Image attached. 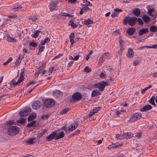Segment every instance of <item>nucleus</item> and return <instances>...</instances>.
Returning a JSON list of instances; mask_svg holds the SVG:
<instances>
[{
	"mask_svg": "<svg viewBox=\"0 0 157 157\" xmlns=\"http://www.w3.org/2000/svg\"><path fill=\"white\" fill-rule=\"evenodd\" d=\"M84 71L85 72H86L87 73L90 72L91 71V69L87 67H86L85 68Z\"/></svg>",
	"mask_w": 157,
	"mask_h": 157,
	"instance_id": "obj_50",
	"label": "nucleus"
},
{
	"mask_svg": "<svg viewBox=\"0 0 157 157\" xmlns=\"http://www.w3.org/2000/svg\"><path fill=\"white\" fill-rule=\"evenodd\" d=\"M36 117V114L35 113L31 114L28 118V121H30L34 119Z\"/></svg>",
	"mask_w": 157,
	"mask_h": 157,
	"instance_id": "obj_19",
	"label": "nucleus"
},
{
	"mask_svg": "<svg viewBox=\"0 0 157 157\" xmlns=\"http://www.w3.org/2000/svg\"><path fill=\"white\" fill-rule=\"evenodd\" d=\"M82 97V94L79 92L75 93L72 96V98L75 101L80 100Z\"/></svg>",
	"mask_w": 157,
	"mask_h": 157,
	"instance_id": "obj_9",
	"label": "nucleus"
},
{
	"mask_svg": "<svg viewBox=\"0 0 157 157\" xmlns=\"http://www.w3.org/2000/svg\"><path fill=\"white\" fill-rule=\"evenodd\" d=\"M25 122V119L24 118L21 117L17 121V122L21 124H24Z\"/></svg>",
	"mask_w": 157,
	"mask_h": 157,
	"instance_id": "obj_35",
	"label": "nucleus"
},
{
	"mask_svg": "<svg viewBox=\"0 0 157 157\" xmlns=\"http://www.w3.org/2000/svg\"><path fill=\"white\" fill-rule=\"evenodd\" d=\"M63 56L62 54H59L58 55L56 56L52 59V60H53L54 59H58L61 56Z\"/></svg>",
	"mask_w": 157,
	"mask_h": 157,
	"instance_id": "obj_55",
	"label": "nucleus"
},
{
	"mask_svg": "<svg viewBox=\"0 0 157 157\" xmlns=\"http://www.w3.org/2000/svg\"><path fill=\"white\" fill-rule=\"evenodd\" d=\"M54 95L56 98L61 97L63 95L62 92L59 90H56L53 93Z\"/></svg>",
	"mask_w": 157,
	"mask_h": 157,
	"instance_id": "obj_18",
	"label": "nucleus"
},
{
	"mask_svg": "<svg viewBox=\"0 0 157 157\" xmlns=\"http://www.w3.org/2000/svg\"><path fill=\"white\" fill-rule=\"evenodd\" d=\"M137 21L136 17H133L127 16L124 19L123 23L124 25L128 23L129 25L133 26L135 25Z\"/></svg>",
	"mask_w": 157,
	"mask_h": 157,
	"instance_id": "obj_1",
	"label": "nucleus"
},
{
	"mask_svg": "<svg viewBox=\"0 0 157 157\" xmlns=\"http://www.w3.org/2000/svg\"><path fill=\"white\" fill-rule=\"evenodd\" d=\"M78 125V122L76 121L74 124L71 125L68 128V130L70 132H71L75 130Z\"/></svg>",
	"mask_w": 157,
	"mask_h": 157,
	"instance_id": "obj_10",
	"label": "nucleus"
},
{
	"mask_svg": "<svg viewBox=\"0 0 157 157\" xmlns=\"http://www.w3.org/2000/svg\"><path fill=\"white\" fill-rule=\"evenodd\" d=\"M13 124V121H9L7 122V125H10Z\"/></svg>",
	"mask_w": 157,
	"mask_h": 157,
	"instance_id": "obj_57",
	"label": "nucleus"
},
{
	"mask_svg": "<svg viewBox=\"0 0 157 157\" xmlns=\"http://www.w3.org/2000/svg\"><path fill=\"white\" fill-rule=\"evenodd\" d=\"M140 61L141 59H136L133 62L132 64L134 66H136L140 63Z\"/></svg>",
	"mask_w": 157,
	"mask_h": 157,
	"instance_id": "obj_36",
	"label": "nucleus"
},
{
	"mask_svg": "<svg viewBox=\"0 0 157 157\" xmlns=\"http://www.w3.org/2000/svg\"><path fill=\"white\" fill-rule=\"evenodd\" d=\"M152 108V106L149 105H147L144 107L141 108L140 111L142 112H146L149 110L151 109Z\"/></svg>",
	"mask_w": 157,
	"mask_h": 157,
	"instance_id": "obj_13",
	"label": "nucleus"
},
{
	"mask_svg": "<svg viewBox=\"0 0 157 157\" xmlns=\"http://www.w3.org/2000/svg\"><path fill=\"white\" fill-rule=\"evenodd\" d=\"M102 56L105 59H109L110 56V54L109 52H107L103 54Z\"/></svg>",
	"mask_w": 157,
	"mask_h": 157,
	"instance_id": "obj_32",
	"label": "nucleus"
},
{
	"mask_svg": "<svg viewBox=\"0 0 157 157\" xmlns=\"http://www.w3.org/2000/svg\"><path fill=\"white\" fill-rule=\"evenodd\" d=\"M142 117V115L140 113L137 112L134 113L132 114L128 121L130 122H136L140 120Z\"/></svg>",
	"mask_w": 157,
	"mask_h": 157,
	"instance_id": "obj_2",
	"label": "nucleus"
},
{
	"mask_svg": "<svg viewBox=\"0 0 157 157\" xmlns=\"http://www.w3.org/2000/svg\"><path fill=\"white\" fill-rule=\"evenodd\" d=\"M42 105L41 102L39 101H36L34 102L32 105V108L35 109L40 108Z\"/></svg>",
	"mask_w": 157,
	"mask_h": 157,
	"instance_id": "obj_8",
	"label": "nucleus"
},
{
	"mask_svg": "<svg viewBox=\"0 0 157 157\" xmlns=\"http://www.w3.org/2000/svg\"><path fill=\"white\" fill-rule=\"evenodd\" d=\"M22 8V6L20 5L19 6L13 8V9L14 10V11H16L18 10L19 9H21Z\"/></svg>",
	"mask_w": 157,
	"mask_h": 157,
	"instance_id": "obj_47",
	"label": "nucleus"
},
{
	"mask_svg": "<svg viewBox=\"0 0 157 157\" xmlns=\"http://www.w3.org/2000/svg\"><path fill=\"white\" fill-rule=\"evenodd\" d=\"M148 32V29L147 28H143L140 30L138 33V35L139 36H141L144 34L147 33Z\"/></svg>",
	"mask_w": 157,
	"mask_h": 157,
	"instance_id": "obj_16",
	"label": "nucleus"
},
{
	"mask_svg": "<svg viewBox=\"0 0 157 157\" xmlns=\"http://www.w3.org/2000/svg\"><path fill=\"white\" fill-rule=\"evenodd\" d=\"M150 31L152 32H155L157 31V27L155 25H152L150 27Z\"/></svg>",
	"mask_w": 157,
	"mask_h": 157,
	"instance_id": "obj_31",
	"label": "nucleus"
},
{
	"mask_svg": "<svg viewBox=\"0 0 157 157\" xmlns=\"http://www.w3.org/2000/svg\"><path fill=\"white\" fill-rule=\"evenodd\" d=\"M62 16L64 17L68 16L71 17H72L73 16L70 15V14H68L67 13H62Z\"/></svg>",
	"mask_w": 157,
	"mask_h": 157,
	"instance_id": "obj_46",
	"label": "nucleus"
},
{
	"mask_svg": "<svg viewBox=\"0 0 157 157\" xmlns=\"http://www.w3.org/2000/svg\"><path fill=\"white\" fill-rule=\"evenodd\" d=\"M69 110V108H66L62 110L60 112V113L61 114L66 113Z\"/></svg>",
	"mask_w": 157,
	"mask_h": 157,
	"instance_id": "obj_40",
	"label": "nucleus"
},
{
	"mask_svg": "<svg viewBox=\"0 0 157 157\" xmlns=\"http://www.w3.org/2000/svg\"><path fill=\"white\" fill-rule=\"evenodd\" d=\"M24 79V76L23 75V72L21 71L20 75V76L17 82V84L20 83Z\"/></svg>",
	"mask_w": 157,
	"mask_h": 157,
	"instance_id": "obj_20",
	"label": "nucleus"
},
{
	"mask_svg": "<svg viewBox=\"0 0 157 157\" xmlns=\"http://www.w3.org/2000/svg\"><path fill=\"white\" fill-rule=\"evenodd\" d=\"M48 115H44L42 116L41 118L43 120H45L48 119Z\"/></svg>",
	"mask_w": 157,
	"mask_h": 157,
	"instance_id": "obj_52",
	"label": "nucleus"
},
{
	"mask_svg": "<svg viewBox=\"0 0 157 157\" xmlns=\"http://www.w3.org/2000/svg\"><path fill=\"white\" fill-rule=\"evenodd\" d=\"M119 42L120 46L121 48L119 52L120 53L122 52V50L123 49V47L124 46V42L121 36L119 37Z\"/></svg>",
	"mask_w": 157,
	"mask_h": 157,
	"instance_id": "obj_12",
	"label": "nucleus"
},
{
	"mask_svg": "<svg viewBox=\"0 0 157 157\" xmlns=\"http://www.w3.org/2000/svg\"><path fill=\"white\" fill-rule=\"evenodd\" d=\"M29 45L34 47H36L37 46V44L34 42H32L30 43Z\"/></svg>",
	"mask_w": 157,
	"mask_h": 157,
	"instance_id": "obj_48",
	"label": "nucleus"
},
{
	"mask_svg": "<svg viewBox=\"0 0 157 157\" xmlns=\"http://www.w3.org/2000/svg\"><path fill=\"white\" fill-rule=\"evenodd\" d=\"M50 41V39L48 37H46L44 40L41 41L40 43L42 45H44L46 43L49 42Z\"/></svg>",
	"mask_w": 157,
	"mask_h": 157,
	"instance_id": "obj_29",
	"label": "nucleus"
},
{
	"mask_svg": "<svg viewBox=\"0 0 157 157\" xmlns=\"http://www.w3.org/2000/svg\"><path fill=\"white\" fill-rule=\"evenodd\" d=\"M152 86L151 85H149L148 87H146L144 89L142 90L141 91V93L142 94H144L145 92L147 90L151 88Z\"/></svg>",
	"mask_w": 157,
	"mask_h": 157,
	"instance_id": "obj_34",
	"label": "nucleus"
},
{
	"mask_svg": "<svg viewBox=\"0 0 157 157\" xmlns=\"http://www.w3.org/2000/svg\"><path fill=\"white\" fill-rule=\"evenodd\" d=\"M7 40L12 42H15L16 40L13 37H12L10 36H8L7 37Z\"/></svg>",
	"mask_w": 157,
	"mask_h": 157,
	"instance_id": "obj_38",
	"label": "nucleus"
},
{
	"mask_svg": "<svg viewBox=\"0 0 157 157\" xmlns=\"http://www.w3.org/2000/svg\"><path fill=\"white\" fill-rule=\"evenodd\" d=\"M56 132L55 131L52 132L50 135L47 136L45 138L46 140L47 141H50L54 139L56 140Z\"/></svg>",
	"mask_w": 157,
	"mask_h": 157,
	"instance_id": "obj_7",
	"label": "nucleus"
},
{
	"mask_svg": "<svg viewBox=\"0 0 157 157\" xmlns=\"http://www.w3.org/2000/svg\"><path fill=\"white\" fill-rule=\"evenodd\" d=\"M24 58V56H23L20 55L19 56L18 58L17 59L15 63V65H16L17 67L19 66L20 63L21 62V60Z\"/></svg>",
	"mask_w": 157,
	"mask_h": 157,
	"instance_id": "obj_14",
	"label": "nucleus"
},
{
	"mask_svg": "<svg viewBox=\"0 0 157 157\" xmlns=\"http://www.w3.org/2000/svg\"><path fill=\"white\" fill-rule=\"evenodd\" d=\"M19 128L16 126H11L8 128V134L10 136H15L19 132Z\"/></svg>",
	"mask_w": 157,
	"mask_h": 157,
	"instance_id": "obj_3",
	"label": "nucleus"
},
{
	"mask_svg": "<svg viewBox=\"0 0 157 157\" xmlns=\"http://www.w3.org/2000/svg\"><path fill=\"white\" fill-rule=\"evenodd\" d=\"M50 10L51 11L54 10H57V2H52L50 5Z\"/></svg>",
	"mask_w": 157,
	"mask_h": 157,
	"instance_id": "obj_11",
	"label": "nucleus"
},
{
	"mask_svg": "<svg viewBox=\"0 0 157 157\" xmlns=\"http://www.w3.org/2000/svg\"><path fill=\"white\" fill-rule=\"evenodd\" d=\"M93 23V21L90 20H85L84 21V23L86 25H90L91 24H92Z\"/></svg>",
	"mask_w": 157,
	"mask_h": 157,
	"instance_id": "obj_42",
	"label": "nucleus"
},
{
	"mask_svg": "<svg viewBox=\"0 0 157 157\" xmlns=\"http://www.w3.org/2000/svg\"><path fill=\"white\" fill-rule=\"evenodd\" d=\"M108 85V83L107 82L102 81L99 83H97L96 85V87L98 88L100 91H102L105 86Z\"/></svg>",
	"mask_w": 157,
	"mask_h": 157,
	"instance_id": "obj_4",
	"label": "nucleus"
},
{
	"mask_svg": "<svg viewBox=\"0 0 157 157\" xmlns=\"http://www.w3.org/2000/svg\"><path fill=\"white\" fill-rule=\"evenodd\" d=\"M30 111L31 109L30 108H26L23 111H20L19 113V115L21 117H26L29 114Z\"/></svg>",
	"mask_w": 157,
	"mask_h": 157,
	"instance_id": "obj_6",
	"label": "nucleus"
},
{
	"mask_svg": "<svg viewBox=\"0 0 157 157\" xmlns=\"http://www.w3.org/2000/svg\"><path fill=\"white\" fill-rule=\"evenodd\" d=\"M56 140H57L64 137L65 136V134L63 132H59V135H58L56 133Z\"/></svg>",
	"mask_w": 157,
	"mask_h": 157,
	"instance_id": "obj_21",
	"label": "nucleus"
},
{
	"mask_svg": "<svg viewBox=\"0 0 157 157\" xmlns=\"http://www.w3.org/2000/svg\"><path fill=\"white\" fill-rule=\"evenodd\" d=\"M36 124V121H33L30 123L26 125L27 127H30L34 126Z\"/></svg>",
	"mask_w": 157,
	"mask_h": 157,
	"instance_id": "obj_33",
	"label": "nucleus"
},
{
	"mask_svg": "<svg viewBox=\"0 0 157 157\" xmlns=\"http://www.w3.org/2000/svg\"><path fill=\"white\" fill-rule=\"evenodd\" d=\"M114 11L117 12L119 13L120 12H122L123 11V10L121 9H119L118 8H116L114 10Z\"/></svg>",
	"mask_w": 157,
	"mask_h": 157,
	"instance_id": "obj_60",
	"label": "nucleus"
},
{
	"mask_svg": "<svg viewBox=\"0 0 157 157\" xmlns=\"http://www.w3.org/2000/svg\"><path fill=\"white\" fill-rule=\"evenodd\" d=\"M29 19L34 23L36 22V21L38 19V18L36 17V16H33L29 17Z\"/></svg>",
	"mask_w": 157,
	"mask_h": 157,
	"instance_id": "obj_28",
	"label": "nucleus"
},
{
	"mask_svg": "<svg viewBox=\"0 0 157 157\" xmlns=\"http://www.w3.org/2000/svg\"><path fill=\"white\" fill-rule=\"evenodd\" d=\"M48 131V130L45 129L44 130L40 133H38L37 135V137L38 138H40V137H42L44 134Z\"/></svg>",
	"mask_w": 157,
	"mask_h": 157,
	"instance_id": "obj_26",
	"label": "nucleus"
},
{
	"mask_svg": "<svg viewBox=\"0 0 157 157\" xmlns=\"http://www.w3.org/2000/svg\"><path fill=\"white\" fill-rule=\"evenodd\" d=\"M142 19L146 23H147L150 20V17L146 14L143 15Z\"/></svg>",
	"mask_w": 157,
	"mask_h": 157,
	"instance_id": "obj_24",
	"label": "nucleus"
},
{
	"mask_svg": "<svg viewBox=\"0 0 157 157\" xmlns=\"http://www.w3.org/2000/svg\"><path fill=\"white\" fill-rule=\"evenodd\" d=\"M117 14H118L117 13L114 12L111 15V16L112 17H117Z\"/></svg>",
	"mask_w": 157,
	"mask_h": 157,
	"instance_id": "obj_63",
	"label": "nucleus"
},
{
	"mask_svg": "<svg viewBox=\"0 0 157 157\" xmlns=\"http://www.w3.org/2000/svg\"><path fill=\"white\" fill-rule=\"evenodd\" d=\"M117 143H116L115 144H113L109 146L108 147V148H112L114 147H118L119 145H120L119 144H117Z\"/></svg>",
	"mask_w": 157,
	"mask_h": 157,
	"instance_id": "obj_43",
	"label": "nucleus"
},
{
	"mask_svg": "<svg viewBox=\"0 0 157 157\" xmlns=\"http://www.w3.org/2000/svg\"><path fill=\"white\" fill-rule=\"evenodd\" d=\"M132 13L135 16L138 17L140 16L141 12L139 8H135L133 10Z\"/></svg>",
	"mask_w": 157,
	"mask_h": 157,
	"instance_id": "obj_17",
	"label": "nucleus"
},
{
	"mask_svg": "<svg viewBox=\"0 0 157 157\" xmlns=\"http://www.w3.org/2000/svg\"><path fill=\"white\" fill-rule=\"evenodd\" d=\"M100 109V107H98L94 109H93L92 110V111L94 112L95 113H97L98 111H99Z\"/></svg>",
	"mask_w": 157,
	"mask_h": 157,
	"instance_id": "obj_49",
	"label": "nucleus"
},
{
	"mask_svg": "<svg viewBox=\"0 0 157 157\" xmlns=\"http://www.w3.org/2000/svg\"><path fill=\"white\" fill-rule=\"evenodd\" d=\"M18 85V84H17V82H16L14 79H13L11 82V85H13V86L14 87H15V86H17Z\"/></svg>",
	"mask_w": 157,
	"mask_h": 157,
	"instance_id": "obj_39",
	"label": "nucleus"
},
{
	"mask_svg": "<svg viewBox=\"0 0 157 157\" xmlns=\"http://www.w3.org/2000/svg\"><path fill=\"white\" fill-rule=\"evenodd\" d=\"M137 21L138 22V24L141 25H142L143 24V22L142 20L140 18H139L137 19Z\"/></svg>",
	"mask_w": 157,
	"mask_h": 157,
	"instance_id": "obj_54",
	"label": "nucleus"
},
{
	"mask_svg": "<svg viewBox=\"0 0 157 157\" xmlns=\"http://www.w3.org/2000/svg\"><path fill=\"white\" fill-rule=\"evenodd\" d=\"M155 97L154 96H152L149 100V102L151 105H155L156 104L155 103Z\"/></svg>",
	"mask_w": 157,
	"mask_h": 157,
	"instance_id": "obj_30",
	"label": "nucleus"
},
{
	"mask_svg": "<svg viewBox=\"0 0 157 157\" xmlns=\"http://www.w3.org/2000/svg\"><path fill=\"white\" fill-rule=\"evenodd\" d=\"M155 11L154 9H148V11L147 12V13L150 16L153 17L154 18H156V15H155L153 16L152 14V13L154 12Z\"/></svg>",
	"mask_w": 157,
	"mask_h": 157,
	"instance_id": "obj_22",
	"label": "nucleus"
},
{
	"mask_svg": "<svg viewBox=\"0 0 157 157\" xmlns=\"http://www.w3.org/2000/svg\"><path fill=\"white\" fill-rule=\"evenodd\" d=\"M80 57V56L79 55H77L75 56L74 58V61H76L78 60L79 58Z\"/></svg>",
	"mask_w": 157,
	"mask_h": 157,
	"instance_id": "obj_61",
	"label": "nucleus"
},
{
	"mask_svg": "<svg viewBox=\"0 0 157 157\" xmlns=\"http://www.w3.org/2000/svg\"><path fill=\"white\" fill-rule=\"evenodd\" d=\"M74 29L77 27V25L75 24L73 20L70 21L69 24Z\"/></svg>",
	"mask_w": 157,
	"mask_h": 157,
	"instance_id": "obj_37",
	"label": "nucleus"
},
{
	"mask_svg": "<svg viewBox=\"0 0 157 157\" xmlns=\"http://www.w3.org/2000/svg\"><path fill=\"white\" fill-rule=\"evenodd\" d=\"M99 94V91L98 90H94L91 93V96L92 97H94Z\"/></svg>",
	"mask_w": 157,
	"mask_h": 157,
	"instance_id": "obj_27",
	"label": "nucleus"
},
{
	"mask_svg": "<svg viewBox=\"0 0 157 157\" xmlns=\"http://www.w3.org/2000/svg\"><path fill=\"white\" fill-rule=\"evenodd\" d=\"M128 55H127L128 57L131 58H133V56H132L134 54V52L132 48H129L128 49Z\"/></svg>",
	"mask_w": 157,
	"mask_h": 157,
	"instance_id": "obj_23",
	"label": "nucleus"
},
{
	"mask_svg": "<svg viewBox=\"0 0 157 157\" xmlns=\"http://www.w3.org/2000/svg\"><path fill=\"white\" fill-rule=\"evenodd\" d=\"M87 6H87L86 5H85L84 4H83L82 5V7L85 10H90V8Z\"/></svg>",
	"mask_w": 157,
	"mask_h": 157,
	"instance_id": "obj_53",
	"label": "nucleus"
},
{
	"mask_svg": "<svg viewBox=\"0 0 157 157\" xmlns=\"http://www.w3.org/2000/svg\"><path fill=\"white\" fill-rule=\"evenodd\" d=\"M105 60V59L103 58V57L102 55L99 58V63L101 64Z\"/></svg>",
	"mask_w": 157,
	"mask_h": 157,
	"instance_id": "obj_45",
	"label": "nucleus"
},
{
	"mask_svg": "<svg viewBox=\"0 0 157 157\" xmlns=\"http://www.w3.org/2000/svg\"><path fill=\"white\" fill-rule=\"evenodd\" d=\"M45 48V47L44 46H42L39 49L37 55H40L41 54V52L43 51L44 50V49Z\"/></svg>",
	"mask_w": 157,
	"mask_h": 157,
	"instance_id": "obj_41",
	"label": "nucleus"
},
{
	"mask_svg": "<svg viewBox=\"0 0 157 157\" xmlns=\"http://www.w3.org/2000/svg\"><path fill=\"white\" fill-rule=\"evenodd\" d=\"M105 76V75L104 73H101L100 74V77L101 78H104Z\"/></svg>",
	"mask_w": 157,
	"mask_h": 157,
	"instance_id": "obj_62",
	"label": "nucleus"
},
{
	"mask_svg": "<svg viewBox=\"0 0 157 157\" xmlns=\"http://www.w3.org/2000/svg\"><path fill=\"white\" fill-rule=\"evenodd\" d=\"M44 105L46 108H50L53 106L55 104L54 100L48 99L46 100L44 102Z\"/></svg>",
	"mask_w": 157,
	"mask_h": 157,
	"instance_id": "obj_5",
	"label": "nucleus"
},
{
	"mask_svg": "<svg viewBox=\"0 0 157 157\" xmlns=\"http://www.w3.org/2000/svg\"><path fill=\"white\" fill-rule=\"evenodd\" d=\"M121 112L120 110H117L115 112V114L117 115H119L121 114Z\"/></svg>",
	"mask_w": 157,
	"mask_h": 157,
	"instance_id": "obj_64",
	"label": "nucleus"
},
{
	"mask_svg": "<svg viewBox=\"0 0 157 157\" xmlns=\"http://www.w3.org/2000/svg\"><path fill=\"white\" fill-rule=\"evenodd\" d=\"M95 113H94V112H93L92 110L90 111L89 113V117H91L93 115H94Z\"/></svg>",
	"mask_w": 157,
	"mask_h": 157,
	"instance_id": "obj_59",
	"label": "nucleus"
},
{
	"mask_svg": "<svg viewBox=\"0 0 157 157\" xmlns=\"http://www.w3.org/2000/svg\"><path fill=\"white\" fill-rule=\"evenodd\" d=\"M135 136L137 139H139L141 136V134L140 133H138L135 134Z\"/></svg>",
	"mask_w": 157,
	"mask_h": 157,
	"instance_id": "obj_56",
	"label": "nucleus"
},
{
	"mask_svg": "<svg viewBox=\"0 0 157 157\" xmlns=\"http://www.w3.org/2000/svg\"><path fill=\"white\" fill-rule=\"evenodd\" d=\"M36 139L35 138H31L26 141V143L28 144H33L35 143Z\"/></svg>",
	"mask_w": 157,
	"mask_h": 157,
	"instance_id": "obj_25",
	"label": "nucleus"
},
{
	"mask_svg": "<svg viewBox=\"0 0 157 157\" xmlns=\"http://www.w3.org/2000/svg\"><path fill=\"white\" fill-rule=\"evenodd\" d=\"M127 135V136H128V137L129 138H131L133 136V134L130 132H128L127 133H126L125 135Z\"/></svg>",
	"mask_w": 157,
	"mask_h": 157,
	"instance_id": "obj_51",
	"label": "nucleus"
},
{
	"mask_svg": "<svg viewBox=\"0 0 157 157\" xmlns=\"http://www.w3.org/2000/svg\"><path fill=\"white\" fill-rule=\"evenodd\" d=\"M136 31V29L132 28H129L126 30L127 33L129 35H132Z\"/></svg>",
	"mask_w": 157,
	"mask_h": 157,
	"instance_id": "obj_15",
	"label": "nucleus"
},
{
	"mask_svg": "<svg viewBox=\"0 0 157 157\" xmlns=\"http://www.w3.org/2000/svg\"><path fill=\"white\" fill-rule=\"evenodd\" d=\"M40 32L38 30L35 31L34 33V34L33 37L35 38H37Z\"/></svg>",
	"mask_w": 157,
	"mask_h": 157,
	"instance_id": "obj_44",
	"label": "nucleus"
},
{
	"mask_svg": "<svg viewBox=\"0 0 157 157\" xmlns=\"http://www.w3.org/2000/svg\"><path fill=\"white\" fill-rule=\"evenodd\" d=\"M75 35L73 33H72L69 36V38L70 39H74V38L75 37Z\"/></svg>",
	"mask_w": 157,
	"mask_h": 157,
	"instance_id": "obj_58",
	"label": "nucleus"
}]
</instances>
